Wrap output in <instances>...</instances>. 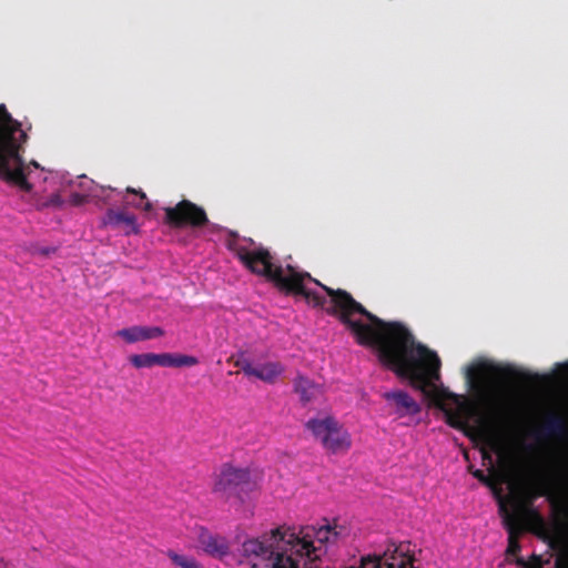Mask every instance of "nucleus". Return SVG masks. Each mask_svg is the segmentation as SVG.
<instances>
[{"label":"nucleus","instance_id":"1","mask_svg":"<svg viewBox=\"0 0 568 568\" xmlns=\"http://www.w3.org/2000/svg\"><path fill=\"white\" fill-rule=\"evenodd\" d=\"M310 280L321 286L331 297L332 306L327 313L336 316L339 322L353 334L359 345L373 346L377 351L382 364H390L404 372L403 355L407 354L412 346V333L400 322H386L367 311L347 291L322 284L307 272H297L287 265L286 281L280 291L286 294L301 295L314 307H324L326 298L315 291L304 286V281Z\"/></svg>","mask_w":568,"mask_h":568},{"label":"nucleus","instance_id":"2","mask_svg":"<svg viewBox=\"0 0 568 568\" xmlns=\"http://www.w3.org/2000/svg\"><path fill=\"white\" fill-rule=\"evenodd\" d=\"M403 355L404 372L399 373L390 364H383L392 369L398 377L406 378L413 388L419 390L425 397L439 407L449 426L465 429L476 414V405L468 398L437 388L433 379L439 378L440 359L438 355L425 345L417 343L412 334V346Z\"/></svg>","mask_w":568,"mask_h":568},{"label":"nucleus","instance_id":"3","mask_svg":"<svg viewBox=\"0 0 568 568\" xmlns=\"http://www.w3.org/2000/svg\"><path fill=\"white\" fill-rule=\"evenodd\" d=\"M28 133L22 123L13 119L4 104H0V180L19 186L24 192L32 190V184L24 173V145Z\"/></svg>","mask_w":568,"mask_h":568},{"label":"nucleus","instance_id":"4","mask_svg":"<svg viewBox=\"0 0 568 568\" xmlns=\"http://www.w3.org/2000/svg\"><path fill=\"white\" fill-rule=\"evenodd\" d=\"M336 526L323 525L304 526L296 532L292 529L283 530L281 527L273 529V539L282 540L290 547V552L300 558H306L310 562L320 560L323 547L335 542L341 535Z\"/></svg>","mask_w":568,"mask_h":568},{"label":"nucleus","instance_id":"5","mask_svg":"<svg viewBox=\"0 0 568 568\" xmlns=\"http://www.w3.org/2000/svg\"><path fill=\"white\" fill-rule=\"evenodd\" d=\"M232 239L227 240V248L232 251L239 261L253 274L263 276L272 282L278 290L287 276V268L274 263V256L268 248L258 245L248 248L237 242V234L230 232Z\"/></svg>","mask_w":568,"mask_h":568},{"label":"nucleus","instance_id":"6","mask_svg":"<svg viewBox=\"0 0 568 568\" xmlns=\"http://www.w3.org/2000/svg\"><path fill=\"white\" fill-rule=\"evenodd\" d=\"M549 488L545 484H538L531 487H528L525 490V499L523 501H517L516 509L517 514H510L507 511L504 504L500 505V510L504 515V524L505 528L508 532V546L507 554L508 555H517L519 554L521 547L518 541V535L521 532V521L523 517H529L538 523H542V518L537 510L531 508L532 500L538 496H548Z\"/></svg>","mask_w":568,"mask_h":568},{"label":"nucleus","instance_id":"7","mask_svg":"<svg viewBox=\"0 0 568 568\" xmlns=\"http://www.w3.org/2000/svg\"><path fill=\"white\" fill-rule=\"evenodd\" d=\"M256 487L257 483L247 468L225 464L215 480L213 491L225 500L236 498L243 501Z\"/></svg>","mask_w":568,"mask_h":568},{"label":"nucleus","instance_id":"8","mask_svg":"<svg viewBox=\"0 0 568 568\" xmlns=\"http://www.w3.org/2000/svg\"><path fill=\"white\" fill-rule=\"evenodd\" d=\"M306 428L331 454H345L352 446L349 433L332 416L312 418Z\"/></svg>","mask_w":568,"mask_h":568},{"label":"nucleus","instance_id":"9","mask_svg":"<svg viewBox=\"0 0 568 568\" xmlns=\"http://www.w3.org/2000/svg\"><path fill=\"white\" fill-rule=\"evenodd\" d=\"M242 554L253 566L265 562V568H274L277 558L285 559L290 556V547L282 540L273 539V530L263 539L253 538L245 540L242 545Z\"/></svg>","mask_w":568,"mask_h":568},{"label":"nucleus","instance_id":"10","mask_svg":"<svg viewBox=\"0 0 568 568\" xmlns=\"http://www.w3.org/2000/svg\"><path fill=\"white\" fill-rule=\"evenodd\" d=\"M164 210V223L172 229H201L210 223L205 210L190 200H181Z\"/></svg>","mask_w":568,"mask_h":568},{"label":"nucleus","instance_id":"11","mask_svg":"<svg viewBox=\"0 0 568 568\" xmlns=\"http://www.w3.org/2000/svg\"><path fill=\"white\" fill-rule=\"evenodd\" d=\"M516 375L517 372L511 367H501L490 363H479L467 369L468 382H478L479 388L486 394H493L504 378Z\"/></svg>","mask_w":568,"mask_h":568},{"label":"nucleus","instance_id":"12","mask_svg":"<svg viewBox=\"0 0 568 568\" xmlns=\"http://www.w3.org/2000/svg\"><path fill=\"white\" fill-rule=\"evenodd\" d=\"M197 541L203 551L212 557L222 558L230 552L227 540L222 536L210 532L204 527L199 528Z\"/></svg>","mask_w":568,"mask_h":568},{"label":"nucleus","instance_id":"13","mask_svg":"<svg viewBox=\"0 0 568 568\" xmlns=\"http://www.w3.org/2000/svg\"><path fill=\"white\" fill-rule=\"evenodd\" d=\"M102 224L112 229H121L126 235L139 233L135 216L124 211L109 209L102 219Z\"/></svg>","mask_w":568,"mask_h":568},{"label":"nucleus","instance_id":"14","mask_svg":"<svg viewBox=\"0 0 568 568\" xmlns=\"http://www.w3.org/2000/svg\"><path fill=\"white\" fill-rule=\"evenodd\" d=\"M126 343L132 344L140 341L158 338L164 335V331L159 326H131L116 332Z\"/></svg>","mask_w":568,"mask_h":568},{"label":"nucleus","instance_id":"15","mask_svg":"<svg viewBox=\"0 0 568 568\" xmlns=\"http://www.w3.org/2000/svg\"><path fill=\"white\" fill-rule=\"evenodd\" d=\"M384 398L392 400L396 406V412L400 415H416L420 412L418 403L406 392L395 390L384 394Z\"/></svg>","mask_w":568,"mask_h":568},{"label":"nucleus","instance_id":"16","mask_svg":"<svg viewBox=\"0 0 568 568\" xmlns=\"http://www.w3.org/2000/svg\"><path fill=\"white\" fill-rule=\"evenodd\" d=\"M540 433L549 438H565L568 436V422L562 415L551 413L545 418Z\"/></svg>","mask_w":568,"mask_h":568},{"label":"nucleus","instance_id":"17","mask_svg":"<svg viewBox=\"0 0 568 568\" xmlns=\"http://www.w3.org/2000/svg\"><path fill=\"white\" fill-rule=\"evenodd\" d=\"M199 359L191 355L176 354V353H160L155 354V366L162 367H184L194 366Z\"/></svg>","mask_w":568,"mask_h":568},{"label":"nucleus","instance_id":"18","mask_svg":"<svg viewBox=\"0 0 568 568\" xmlns=\"http://www.w3.org/2000/svg\"><path fill=\"white\" fill-rule=\"evenodd\" d=\"M294 389L303 403L311 402L321 394V387L304 376H297L294 381Z\"/></svg>","mask_w":568,"mask_h":568},{"label":"nucleus","instance_id":"19","mask_svg":"<svg viewBox=\"0 0 568 568\" xmlns=\"http://www.w3.org/2000/svg\"><path fill=\"white\" fill-rule=\"evenodd\" d=\"M283 371L284 368L278 362H270L255 367L252 376L263 382L273 383L276 377L283 373Z\"/></svg>","mask_w":568,"mask_h":568},{"label":"nucleus","instance_id":"20","mask_svg":"<svg viewBox=\"0 0 568 568\" xmlns=\"http://www.w3.org/2000/svg\"><path fill=\"white\" fill-rule=\"evenodd\" d=\"M395 548H402L404 551H406L407 556H410L408 554L409 549L408 548H404L402 544L398 545V546H395L394 544H392V545H389L387 547V549L384 551V554L382 556L368 555L366 557H363L361 559L362 568H382V560H384L385 567L387 568V565H386V552H388V557H390L393 555V550Z\"/></svg>","mask_w":568,"mask_h":568},{"label":"nucleus","instance_id":"21","mask_svg":"<svg viewBox=\"0 0 568 568\" xmlns=\"http://www.w3.org/2000/svg\"><path fill=\"white\" fill-rule=\"evenodd\" d=\"M414 556H407L402 548H395L393 555L388 557L386 552L387 568H413Z\"/></svg>","mask_w":568,"mask_h":568},{"label":"nucleus","instance_id":"22","mask_svg":"<svg viewBox=\"0 0 568 568\" xmlns=\"http://www.w3.org/2000/svg\"><path fill=\"white\" fill-rule=\"evenodd\" d=\"M168 557L171 561L180 568H205L202 564H200L195 558L187 557L184 555H179L172 550L168 552Z\"/></svg>","mask_w":568,"mask_h":568},{"label":"nucleus","instance_id":"23","mask_svg":"<svg viewBox=\"0 0 568 568\" xmlns=\"http://www.w3.org/2000/svg\"><path fill=\"white\" fill-rule=\"evenodd\" d=\"M129 362L135 368H150L155 366V353L133 354L129 357Z\"/></svg>","mask_w":568,"mask_h":568},{"label":"nucleus","instance_id":"24","mask_svg":"<svg viewBox=\"0 0 568 568\" xmlns=\"http://www.w3.org/2000/svg\"><path fill=\"white\" fill-rule=\"evenodd\" d=\"M126 192L128 193H131V194H135V195H139L140 197V202L139 203H135L134 206L136 209H141V210H144L146 212L151 211L152 210V204L150 203V201L146 199V195L143 191L141 190H135L133 187H126Z\"/></svg>","mask_w":568,"mask_h":568},{"label":"nucleus","instance_id":"25","mask_svg":"<svg viewBox=\"0 0 568 568\" xmlns=\"http://www.w3.org/2000/svg\"><path fill=\"white\" fill-rule=\"evenodd\" d=\"M473 476L477 478L484 485L490 487L496 494L500 493V488L498 487L499 483H496L489 476H486L483 470L476 469L473 473Z\"/></svg>","mask_w":568,"mask_h":568},{"label":"nucleus","instance_id":"26","mask_svg":"<svg viewBox=\"0 0 568 568\" xmlns=\"http://www.w3.org/2000/svg\"><path fill=\"white\" fill-rule=\"evenodd\" d=\"M546 562L538 555H532L528 561H525L523 558H517L516 560V564L523 568H542Z\"/></svg>","mask_w":568,"mask_h":568},{"label":"nucleus","instance_id":"27","mask_svg":"<svg viewBox=\"0 0 568 568\" xmlns=\"http://www.w3.org/2000/svg\"><path fill=\"white\" fill-rule=\"evenodd\" d=\"M234 365L239 367L246 376H252L255 371V367L252 365L250 359L246 358L243 354L237 355Z\"/></svg>","mask_w":568,"mask_h":568},{"label":"nucleus","instance_id":"28","mask_svg":"<svg viewBox=\"0 0 568 568\" xmlns=\"http://www.w3.org/2000/svg\"><path fill=\"white\" fill-rule=\"evenodd\" d=\"M112 189L110 186H97L91 191V196L98 201H102L104 204L108 203L109 195L106 194L108 191H111Z\"/></svg>","mask_w":568,"mask_h":568},{"label":"nucleus","instance_id":"29","mask_svg":"<svg viewBox=\"0 0 568 568\" xmlns=\"http://www.w3.org/2000/svg\"><path fill=\"white\" fill-rule=\"evenodd\" d=\"M55 251H57V248L53 246H43V247L39 246V247H34L32 253L39 254L42 256H49V255L53 254Z\"/></svg>","mask_w":568,"mask_h":568},{"label":"nucleus","instance_id":"30","mask_svg":"<svg viewBox=\"0 0 568 568\" xmlns=\"http://www.w3.org/2000/svg\"><path fill=\"white\" fill-rule=\"evenodd\" d=\"M71 201L74 205H81L88 201V196L74 193L71 196Z\"/></svg>","mask_w":568,"mask_h":568},{"label":"nucleus","instance_id":"31","mask_svg":"<svg viewBox=\"0 0 568 568\" xmlns=\"http://www.w3.org/2000/svg\"><path fill=\"white\" fill-rule=\"evenodd\" d=\"M555 568H567V564L562 557L556 559Z\"/></svg>","mask_w":568,"mask_h":568},{"label":"nucleus","instance_id":"32","mask_svg":"<svg viewBox=\"0 0 568 568\" xmlns=\"http://www.w3.org/2000/svg\"><path fill=\"white\" fill-rule=\"evenodd\" d=\"M483 455H484V458H487V459H489V460L491 459V458H490V455H489L487 452H485Z\"/></svg>","mask_w":568,"mask_h":568},{"label":"nucleus","instance_id":"33","mask_svg":"<svg viewBox=\"0 0 568 568\" xmlns=\"http://www.w3.org/2000/svg\"><path fill=\"white\" fill-rule=\"evenodd\" d=\"M31 164H32V166H36V168L39 166V164L36 161H32Z\"/></svg>","mask_w":568,"mask_h":568},{"label":"nucleus","instance_id":"34","mask_svg":"<svg viewBox=\"0 0 568 568\" xmlns=\"http://www.w3.org/2000/svg\"><path fill=\"white\" fill-rule=\"evenodd\" d=\"M248 242H250L251 245H254V241L253 240L250 239Z\"/></svg>","mask_w":568,"mask_h":568}]
</instances>
